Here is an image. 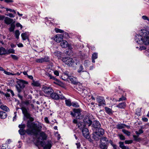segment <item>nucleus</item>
<instances>
[{
    "mask_svg": "<svg viewBox=\"0 0 149 149\" xmlns=\"http://www.w3.org/2000/svg\"><path fill=\"white\" fill-rule=\"evenodd\" d=\"M22 113L29 120L26 123L27 126L29 128L26 130V132L29 135H37L42 128L40 123L37 124L32 122L34 120V118L31 117L30 114L28 112V109L26 107L22 106L21 108Z\"/></svg>",
    "mask_w": 149,
    "mask_h": 149,
    "instance_id": "f257e3e1",
    "label": "nucleus"
},
{
    "mask_svg": "<svg viewBox=\"0 0 149 149\" xmlns=\"http://www.w3.org/2000/svg\"><path fill=\"white\" fill-rule=\"evenodd\" d=\"M149 31L146 29L141 30V32L135 37V40L140 45L149 44Z\"/></svg>",
    "mask_w": 149,
    "mask_h": 149,
    "instance_id": "f03ea898",
    "label": "nucleus"
},
{
    "mask_svg": "<svg viewBox=\"0 0 149 149\" xmlns=\"http://www.w3.org/2000/svg\"><path fill=\"white\" fill-rule=\"evenodd\" d=\"M81 112L80 109H74L72 111H70V114L77 119H81L83 118V116L81 113Z\"/></svg>",
    "mask_w": 149,
    "mask_h": 149,
    "instance_id": "7ed1b4c3",
    "label": "nucleus"
},
{
    "mask_svg": "<svg viewBox=\"0 0 149 149\" xmlns=\"http://www.w3.org/2000/svg\"><path fill=\"white\" fill-rule=\"evenodd\" d=\"M109 141L110 140H108L106 137H102L100 141V148L101 149H107L108 145L109 143Z\"/></svg>",
    "mask_w": 149,
    "mask_h": 149,
    "instance_id": "20e7f679",
    "label": "nucleus"
},
{
    "mask_svg": "<svg viewBox=\"0 0 149 149\" xmlns=\"http://www.w3.org/2000/svg\"><path fill=\"white\" fill-rule=\"evenodd\" d=\"M63 62L65 64L70 65H72L74 63V61L72 58L68 57H65L63 58L62 59Z\"/></svg>",
    "mask_w": 149,
    "mask_h": 149,
    "instance_id": "39448f33",
    "label": "nucleus"
},
{
    "mask_svg": "<svg viewBox=\"0 0 149 149\" xmlns=\"http://www.w3.org/2000/svg\"><path fill=\"white\" fill-rule=\"evenodd\" d=\"M42 91L46 94L50 95L54 92L52 89L49 86H44L42 88Z\"/></svg>",
    "mask_w": 149,
    "mask_h": 149,
    "instance_id": "423d86ee",
    "label": "nucleus"
},
{
    "mask_svg": "<svg viewBox=\"0 0 149 149\" xmlns=\"http://www.w3.org/2000/svg\"><path fill=\"white\" fill-rule=\"evenodd\" d=\"M40 144L42 146L44 147V149H50L52 146L51 141H42L40 142Z\"/></svg>",
    "mask_w": 149,
    "mask_h": 149,
    "instance_id": "0eeeda50",
    "label": "nucleus"
},
{
    "mask_svg": "<svg viewBox=\"0 0 149 149\" xmlns=\"http://www.w3.org/2000/svg\"><path fill=\"white\" fill-rule=\"evenodd\" d=\"M51 97L53 99L58 100L60 98L63 99L65 98V97L60 94L58 95L55 93L53 92L50 95Z\"/></svg>",
    "mask_w": 149,
    "mask_h": 149,
    "instance_id": "6e6552de",
    "label": "nucleus"
},
{
    "mask_svg": "<svg viewBox=\"0 0 149 149\" xmlns=\"http://www.w3.org/2000/svg\"><path fill=\"white\" fill-rule=\"evenodd\" d=\"M90 117L91 116H85L83 120L84 123L88 126L91 125L92 122Z\"/></svg>",
    "mask_w": 149,
    "mask_h": 149,
    "instance_id": "1a4fd4ad",
    "label": "nucleus"
},
{
    "mask_svg": "<svg viewBox=\"0 0 149 149\" xmlns=\"http://www.w3.org/2000/svg\"><path fill=\"white\" fill-rule=\"evenodd\" d=\"M17 83L18 86L21 88H24L25 87V84H28L27 82L22 80L19 79L17 81Z\"/></svg>",
    "mask_w": 149,
    "mask_h": 149,
    "instance_id": "9d476101",
    "label": "nucleus"
},
{
    "mask_svg": "<svg viewBox=\"0 0 149 149\" xmlns=\"http://www.w3.org/2000/svg\"><path fill=\"white\" fill-rule=\"evenodd\" d=\"M97 100L99 103V106L105 105V100L103 97L100 96L98 97L97 98Z\"/></svg>",
    "mask_w": 149,
    "mask_h": 149,
    "instance_id": "9b49d317",
    "label": "nucleus"
},
{
    "mask_svg": "<svg viewBox=\"0 0 149 149\" xmlns=\"http://www.w3.org/2000/svg\"><path fill=\"white\" fill-rule=\"evenodd\" d=\"M80 75L81 77L84 79H88L90 78L89 74L87 72L85 71L81 72Z\"/></svg>",
    "mask_w": 149,
    "mask_h": 149,
    "instance_id": "f8f14e48",
    "label": "nucleus"
},
{
    "mask_svg": "<svg viewBox=\"0 0 149 149\" xmlns=\"http://www.w3.org/2000/svg\"><path fill=\"white\" fill-rule=\"evenodd\" d=\"M66 76L67 77V78H68L70 79L72 83L74 84H78V82L76 78L71 76H69L68 74H67Z\"/></svg>",
    "mask_w": 149,
    "mask_h": 149,
    "instance_id": "ddd939ff",
    "label": "nucleus"
},
{
    "mask_svg": "<svg viewBox=\"0 0 149 149\" xmlns=\"http://www.w3.org/2000/svg\"><path fill=\"white\" fill-rule=\"evenodd\" d=\"M82 132L84 136L86 138L88 139L89 138L88 130L87 128H85L82 130Z\"/></svg>",
    "mask_w": 149,
    "mask_h": 149,
    "instance_id": "4468645a",
    "label": "nucleus"
},
{
    "mask_svg": "<svg viewBox=\"0 0 149 149\" xmlns=\"http://www.w3.org/2000/svg\"><path fill=\"white\" fill-rule=\"evenodd\" d=\"M54 40L57 42H61L63 40V36L61 34H58L54 36Z\"/></svg>",
    "mask_w": 149,
    "mask_h": 149,
    "instance_id": "2eb2a0df",
    "label": "nucleus"
},
{
    "mask_svg": "<svg viewBox=\"0 0 149 149\" xmlns=\"http://www.w3.org/2000/svg\"><path fill=\"white\" fill-rule=\"evenodd\" d=\"M93 126L94 129L97 130V129L100 128L101 125L98 121L95 120L93 122Z\"/></svg>",
    "mask_w": 149,
    "mask_h": 149,
    "instance_id": "dca6fc26",
    "label": "nucleus"
},
{
    "mask_svg": "<svg viewBox=\"0 0 149 149\" xmlns=\"http://www.w3.org/2000/svg\"><path fill=\"white\" fill-rule=\"evenodd\" d=\"M4 21V22L7 25H9L12 23H13V20L12 19L10 18L7 17H5Z\"/></svg>",
    "mask_w": 149,
    "mask_h": 149,
    "instance_id": "f3484780",
    "label": "nucleus"
},
{
    "mask_svg": "<svg viewBox=\"0 0 149 149\" xmlns=\"http://www.w3.org/2000/svg\"><path fill=\"white\" fill-rule=\"evenodd\" d=\"M61 42L60 45L63 48H65L69 46L68 42L65 40H63Z\"/></svg>",
    "mask_w": 149,
    "mask_h": 149,
    "instance_id": "a211bd4d",
    "label": "nucleus"
},
{
    "mask_svg": "<svg viewBox=\"0 0 149 149\" xmlns=\"http://www.w3.org/2000/svg\"><path fill=\"white\" fill-rule=\"evenodd\" d=\"M99 136L101 137L104 134V130L102 128H100L98 129L97 131L95 132Z\"/></svg>",
    "mask_w": 149,
    "mask_h": 149,
    "instance_id": "6ab92c4d",
    "label": "nucleus"
},
{
    "mask_svg": "<svg viewBox=\"0 0 149 149\" xmlns=\"http://www.w3.org/2000/svg\"><path fill=\"white\" fill-rule=\"evenodd\" d=\"M21 36L23 40H27L29 41V36L27 35L26 32L22 33L21 35Z\"/></svg>",
    "mask_w": 149,
    "mask_h": 149,
    "instance_id": "aec40b11",
    "label": "nucleus"
},
{
    "mask_svg": "<svg viewBox=\"0 0 149 149\" xmlns=\"http://www.w3.org/2000/svg\"><path fill=\"white\" fill-rule=\"evenodd\" d=\"M7 114L5 112L3 111H0V118L2 119L6 118L7 117Z\"/></svg>",
    "mask_w": 149,
    "mask_h": 149,
    "instance_id": "412c9836",
    "label": "nucleus"
},
{
    "mask_svg": "<svg viewBox=\"0 0 149 149\" xmlns=\"http://www.w3.org/2000/svg\"><path fill=\"white\" fill-rule=\"evenodd\" d=\"M7 51L4 48L1 47H0V55L6 54Z\"/></svg>",
    "mask_w": 149,
    "mask_h": 149,
    "instance_id": "4be33fe9",
    "label": "nucleus"
},
{
    "mask_svg": "<svg viewBox=\"0 0 149 149\" xmlns=\"http://www.w3.org/2000/svg\"><path fill=\"white\" fill-rule=\"evenodd\" d=\"M77 126L81 130L85 128V125L82 122H79Z\"/></svg>",
    "mask_w": 149,
    "mask_h": 149,
    "instance_id": "5701e85b",
    "label": "nucleus"
},
{
    "mask_svg": "<svg viewBox=\"0 0 149 149\" xmlns=\"http://www.w3.org/2000/svg\"><path fill=\"white\" fill-rule=\"evenodd\" d=\"M126 106V104L125 102L120 103L116 106V107L120 109H124Z\"/></svg>",
    "mask_w": 149,
    "mask_h": 149,
    "instance_id": "b1692460",
    "label": "nucleus"
},
{
    "mask_svg": "<svg viewBox=\"0 0 149 149\" xmlns=\"http://www.w3.org/2000/svg\"><path fill=\"white\" fill-rule=\"evenodd\" d=\"M125 126L127 127L128 128H129V127L126 126L124 124H119L116 125L117 128L119 129H123L125 127Z\"/></svg>",
    "mask_w": 149,
    "mask_h": 149,
    "instance_id": "393cba45",
    "label": "nucleus"
},
{
    "mask_svg": "<svg viewBox=\"0 0 149 149\" xmlns=\"http://www.w3.org/2000/svg\"><path fill=\"white\" fill-rule=\"evenodd\" d=\"M62 53L59 51H56L54 53V56H56L58 58H60L61 57Z\"/></svg>",
    "mask_w": 149,
    "mask_h": 149,
    "instance_id": "a878e982",
    "label": "nucleus"
},
{
    "mask_svg": "<svg viewBox=\"0 0 149 149\" xmlns=\"http://www.w3.org/2000/svg\"><path fill=\"white\" fill-rule=\"evenodd\" d=\"M45 74L46 76L49 77L50 79L56 80V79L52 75L51 73H49L48 72H46Z\"/></svg>",
    "mask_w": 149,
    "mask_h": 149,
    "instance_id": "bb28decb",
    "label": "nucleus"
},
{
    "mask_svg": "<svg viewBox=\"0 0 149 149\" xmlns=\"http://www.w3.org/2000/svg\"><path fill=\"white\" fill-rule=\"evenodd\" d=\"M0 108L3 110L6 111H9V109L6 105L2 104L0 106Z\"/></svg>",
    "mask_w": 149,
    "mask_h": 149,
    "instance_id": "cd10ccee",
    "label": "nucleus"
},
{
    "mask_svg": "<svg viewBox=\"0 0 149 149\" xmlns=\"http://www.w3.org/2000/svg\"><path fill=\"white\" fill-rule=\"evenodd\" d=\"M97 134L95 132L93 133V136H92L93 138L96 141H98L99 139V136L98 135H97Z\"/></svg>",
    "mask_w": 149,
    "mask_h": 149,
    "instance_id": "c85d7f7f",
    "label": "nucleus"
},
{
    "mask_svg": "<svg viewBox=\"0 0 149 149\" xmlns=\"http://www.w3.org/2000/svg\"><path fill=\"white\" fill-rule=\"evenodd\" d=\"M15 26L14 24L12 23L10 24V27L9 28V31L10 32H13L14 31Z\"/></svg>",
    "mask_w": 149,
    "mask_h": 149,
    "instance_id": "c756f323",
    "label": "nucleus"
},
{
    "mask_svg": "<svg viewBox=\"0 0 149 149\" xmlns=\"http://www.w3.org/2000/svg\"><path fill=\"white\" fill-rule=\"evenodd\" d=\"M40 137L42 138L43 140H45L46 139L47 136L46 134L43 132H41L40 134Z\"/></svg>",
    "mask_w": 149,
    "mask_h": 149,
    "instance_id": "7c9ffc66",
    "label": "nucleus"
},
{
    "mask_svg": "<svg viewBox=\"0 0 149 149\" xmlns=\"http://www.w3.org/2000/svg\"><path fill=\"white\" fill-rule=\"evenodd\" d=\"M11 53L15 54V50L13 48H10L7 51L6 54H9Z\"/></svg>",
    "mask_w": 149,
    "mask_h": 149,
    "instance_id": "2f4dec72",
    "label": "nucleus"
},
{
    "mask_svg": "<svg viewBox=\"0 0 149 149\" xmlns=\"http://www.w3.org/2000/svg\"><path fill=\"white\" fill-rule=\"evenodd\" d=\"M105 110L106 112L109 115H110L112 114V110L107 107H105Z\"/></svg>",
    "mask_w": 149,
    "mask_h": 149,
    "instance_id": "473e14b6",
    "label": "nucleus"
},
{
    "mask_svg": "<svg viewBox=\"0 0 149 149\" xmlns=\"http://www.w3.org/2000/svg\"><path fill=\"white\" fill-rule=\"evenodd\" d=\"M109 142V143L112 146L113 149H119V147L117 146L116 144L113 143V142L110 140Z\"/></svg>",
    "mask_w": 149,
    "mask_h": 149,
    "instance_id": "72a5a7b5",
    "label": "nucleus"
},
{
    "mask_svg": "<svg viewBox=\"0 0 149 149\" xmlns=\"http://www.w3.org/2000/svg\"><path fill=\"white\" fill-rule=\"evenodd\" d=\"M119 147L122 149H126L127 147H126L124 145V143L122 142H119Z\"/></svg>",
    "mask_w": 149,
    "mask_h": 149,
    "instance_id": "f704fd0d",
    "label": "nucleus"
},
{
    "mask_svg": "<svg viewBox=\"0 0 149 149\" xmlns=\"http://www.w3.org/2000/svg\"><path fill=\"white\" fill-rule=\"evenodd\" d=\"M81 94L83 96H86L88 94L87 90L85 89H82Z\"/></svg>",
    "mask_w": 149,
    "mask_h": 149,
    "instance_id": "c9c22d12",
    "label": "nucleus"
},
{
    "mask_svg": "<svg viewBox=\"0 0 149 149\" xmlns=\"http://www.w3.org/2000/svg\"><path fill=\"white\" fill-rule=\"evenodd\" d=\"M20 32L19 31V30H17L15 31V38L17 39H18L19 38V36L20 35Z\"/></svg>",
    "mask_w": 149,
    "mask_h": 149,
    "instance_id": "e433bc0d",
    "label": "nucleus"
},
{
    "mask_svg": "<svg viewBox=\"0 0 149 149\" xmlns=\"http://www.w3.org/2000/svg\"><path fill=\"white\" fill-rule=\"evenodd\" d=\"M43 63L49 61L50 58L48 56H46L44 58H42Z\"/></svg>",
    "mask_w": 149,
    "mask_h": 149,
    "instance_id": "4c0bfd02",
    "label": "nucleus"
},
{
    "mask_svg": "<svg viewBox=\"0 0 149 149\" xmlns=\"http://www.w3.org/2000/svg\"><path fill=\"white\" fill-rule=\"evenodd\" d=\"M63 35H62L63 36V38H69L70 36H69L68 33L65 32H64Z\"/></svg>",
    "mask_w": 149,
    "mask_h": 149,
    "instance_id": "58836bf2",
    "label": "nucleus"
},
{
    "mask_svg": "<svg viewBox=\"0 0 149 149\" xmlns=\"http://www.w3.org/2000/svg\"><path fill=\"white\" fill-rule=\"evenodd\" d=\"M1 149H10V148L7 144H4L2 145Z\"/></svg>",
    "mask_w": 149,
    "mask_h": 149,
    "instance_id": "ea45409f",
    "label": "nucleus"
},
{
    "mask_svg": "<svg viewBox=\"0 0 149 149\" xmlns=\"http://www.w3.org/2000/svg\"><path fill=\"white\" fill-rule=\"evenodd\" d=\"M84 69L82 66H79L77 70V72L79 73L82 72H84Z\"/></svg>",
    "mask_w": 149,
    "mask_h": 149,
    "instance_id": "a19ab883",
    "label": "nucleus"
},
{
    "mask_svg": "<svg viewBox=\"0 0 149 149\" xmlns=\"http://www.w3.org/2000/svg\"><path fill=\"white\" fill-rule=\"evenodd\" d=\"M18 132L19 134L22 135H24L26 133V131L24 129H20L19 130Z\"/></svg>",
    "mask_w": 149,
    "mask_h": 149,
    "instance_id": "79ce46f5",
    "label": "nucleus"
},
{
    "mask_svg": "<svg viewBox=\"0 0 149 149\" xmlns=\"http://www.w3.org/2000/svg\"><path fill=\"white\" fill-rule=\"evenodd\" d=\"M33 85L36 86H39L40 84L38 81H33L32 83Z\"/></svg>",
    "mask_w": 149,
    "mask_h": 149,
    "instance_id": "37998d69",
    "label": "nucleus"
},
{
    "mask_svg": "<svg viewBox=\"0 0 149 149\" xmlns=\"http://www.w3.org/2000/svg\"><path fill=\"white\" fill-rule=\"evenodd\" d=\"M55 32L57 33H62L64 32V31L63 30L57 28H56L55 29Z\"/></svg>",
    "mask_w": 149,
    "mask_h": 149,
    "instance_id": "c03bdc74",
    "label": "nucleus"
},
{
    "mask_svg": "<svg viewBox=\"0 0 149 149\" xmlns=\"http://www.w3.org/2000/svg\"><path fill=\"white\" fill-rule=\"evenodd\" d=\"M10 56L14 60H17L19 59V57L15 55L11 54Z\"/></svg>",
    "mask_w": 149,
    "mask_h": 149,
    "instance_id": "a18cd8bd",
    "label": "nucleus"
},
{
    "mask_svg": "<svg viewBox=\"0 0 149 149\" xmlns=\"http://www.w3.org/2000/svg\"><path fill=\"white\" fill-rule=\"evenodd\" d=\"M98 54L97 53H94L92 55V58L96 59L97 58Z\"/></svg>",
    "mask_w": 149,
    "mask_h": 149,
    "instance_id": "49530a36",
    "label": "nucleus"
},
{
    "mask_svg": "<svg viewBox=\"0 0 149 149\" xmlns=\"http://www.w3.org/2000/svg\"><path fill=\"white\" fill-rule=\"evenodd\" d=\"M122 131L124 134H126L127 136H129L130 134V132L126 130L123 129L122 130Z\"/></svg>",
    "mask_w": 149,
    "mask_h": 149,
    "instance_id": "de8ad7c7",
    "label": "nucleus"
},
{
    "mask_svg": "<svg viewBox=\"0 0 149 149\" xmlns=\"http://www.w3.org/2000/svg\"><path fill=\"white\" fill-rule=\"evenodd\" d=\"M45 71H46V72H48L49 73H51L52 74L54 72V71L52 69L48 68H47L45 69Z\"/></svg>",
    "mask_w": 149,
    "mask_h": 149,
    "instance_id": "09e8293b",
    "label": "nucleus"
},
{
    "mask_svg": "<svg viewBox=\"0 0 149 149\" xmlns=\"http://www.w3.org/2000/svg\"><path fill=\"white\" fill-rule=\"evenodd\" d=\"M16 87L18 93H20L22 91V89H23V88H21L20 86L17 85L16 86Z\"/></svg>",
    "mask_w": 149,
    "mask_h": 149,
    "instance_id": "8fccbe9b",
    "label": "nucleus"
},
{
    "mask_svg": "<svg viewBox=\"0 0 149 149\" xmlns=\"http://www.w3.org/2000/svg\"><path fill=\"white\" fill-rule=\"evenodd\" d=\"M6 10L7 11H9L10 12H12L14 14H16V12L15 10L13 9H12L10 8H6Z\"/></svg>",
    "mask_w": 149,
    "mask_h": 149,
    "instance_id": "3c124183",
    "label": "nucleus"
},
{
    "mask_svg": "<svg viewBox=\"0 0 149 149\" xmlns=\"http://www.w3.org/2000/svg\"><path fill=\"white\" fill-rule=\"evenodd\" d=\"M31 102L30 100H26L25 101H24L23 102V103L26 106H28L29 104L30 105V103Z\"/></svg>",
    "mask_w": 149,
    "mask_h": 149,
    "instance_id": "603ef678",
    "label": "nucleus"
},
{
    "mask_svg": "<svg viewBox=\"0 0 149 149\" xmlns=\"http://www.w3.org/2000/svg\"><path fill=\"white\" fill-rule=\"evenodd\" d=\"M66 105L68 106H70L71 105L72 103L71 101L69 100H66L65 101Z\"/></svg>",
    "mask_w": 149,
    "mask_h": 149,
    "instance_id": "864d4df0",
    "label": "nucleus"
},
{
    "mask_svg": "<svg viewBox=\"0 0 149 149\" xmlns=\"http://www.w3.org/2000/svg\"><path fill=\"white\" fill-rule=\"evenodd\" d=\"M143 130L141 129H140L138 132L136 131L135 132L136 134L139 136L140 134H142L143 133Z\"/></svg>",
    "mask_w": 149,
    "mask_h": 149,
    "instance_id": "5fc2aeb1",
    "label": "nucleus"
},
{
    "mask_svg": "<svg viewBox=\"0 0 149 149\" xmlns=\"http://www.w3.org/2000/svg\"><path fill=\"white\" fill-rule=\"evenodd\" d=\"M118 136L119 137L120 139L121 140H124L125 139V137L123 135L119 134L118 135Z\"/></svg>",
    "mask_w": 149,
    "mask_h": 149,
    "instance_id": "6e6d98bb",
    "label": "nucleus"
},
{
    "mask_svg": "<svg viewBox=\"0 0 149 149\" xmlns=\"http://www.w3.org/2000/svg\"><path fill=\"white\" fill-rule=\"evenodd\" d=\"M18 127L20 129H24L25 127V125L24 124H21L19 125Z\"/></svg>",
    "mask_w": 149,
    "mask_h": 149,
    "instance_id": "4d7b16f0",
    "label": "nucleus"
},
{
    "mask_svg": "<svg viewBox=\"0 0 149 149\" xmlns=\"http://www.w3.org/2000/svg\"><path fill=\"white\" fill-rule=\"evenodd\" d=\"M35 61L36 63H43L42 58H38V59H36V60Z\"/></svg>",
    "mask_w": 149,
    "mask_h": 149,
    "instance_id": "13d9d810",
    "label": "nucleus"
},
{
    "mask_svg": "<svg viewBox=\"0 0 149 149\" xmlns=\"http://www.w3.org/2000/svg\"><path fill=\"white\" fill-rule=\"evenodd\" d=\"M6 15L11 18H13L15 17V15H13L12 13H10L6 14Z\"/></svg>",
    "mask_w": 149,
    "mask_h": 149,
    "instance_id": "bf43d9fd",
    "label": "nucleus"
},
{
    "mask_svg": "<svg viewBox=\"0 0 149 149\" xmlns=\"http://www.w3.org/2000/svg\"><path fill=\"white\" fill-rule=\"evenodd\" d=\"M126 99V98L125 97H124V96H122L121 97L119 98L118 101L119 102L123 101V100H125Z\"/></svg>",
    "mask_w": 149,
    "mask_h": 149,
    "instance_id": "052dcab7",
    "label": "nucleus"
},
{
    "mask_svg": "<svg viewBox=\"0 0 149 149\" xmlns=\"http://www.w3.org/2000/svg\"><path fill=\"white\" fill-rule=\"evenodd\" d=\"M4 73L5 74H7L8 75H14L15 74H13L12 73H11V72H8L6 71L5 70L4 71Z\"/></svg>",
    "mask_w": 149,
    "mask_h": 149,
    "instance_id": "680f3d73",
    "label": "nucleus"
},
{
    "mask_svg": "<svg viewBox=\"0 0 149 149\" xmlns=\"http://www.w3.org/2000/svg\"><path fill=\"white\" fill-rule=\"evenodd\" d=\"M133 142V141L132 140H125V143L126 144H129L132 143Z\"/></svg>",
    "mask_w": 149,
    "mask_h": 149,
    "instance_id": "e2e57ef3",
    "label": "nucleus"
},
{
    "mask_svg": "<svg viewBox=\"0 0 149 149\" xmlns=\"http://www.w3.org/2000/svg\"><path fill=\"white\" fill-rule=\"evenodd\" d=\"M79 122L78 121L77 119H74L72 120L73 123L74 124H76L77 126V125Z\"/></svg>",
    "mask_w": 149,
    "mask_h": 149,
    "instance_id": "0e129e2a",
    "label": "nucleus"
},
{
    "mask_svg": "<svg viewBox=\"0 0 149 149\" xmlns=\"http://www.w3.org/2000/svg\"><path fill=\"white\" fill-rule=\"evenodd\" d=\"M16 25L17 27H20L21 29H22V25L19 23H17L16 24Z\"/></svg>",
    "mask_w": 149,
    "mask_h": 149,
    "instance_id": "69168bd1",
    "label": "nucleus"
},
{
    "mask_svg": "<svg viewBox=\"0 0 149 149\" xmlns=\"http://www.w3.org/2000/svg\"><path fill=\"white\" fill-rule=\"evenodd\" d=\"M71 105H72L73 107H79V105H78L77 104L74 103L72 102L71 104Z\"/></svg>",
    "mask_w": 149,
    "mask_h": 149,
    "instance_id": "338daca9",
    "label": "nucleus"
},
{
    "mask_svg": "<svg viewBox=\"0 0 149 149\" xmlns=\"http://www.w3.org/2000/svg\"><path fill=\"white\" fill-rule=\"evenodd\" d=\"M142 18L144 20H147L149 21V19L148 17L145 15H143L142 16Z\"/></svg>",
    "mask_w": 149,
    "mask_h": 149,
    "instance_id": "774afa93",
    "label": "nucleus"
}]
</instances>
